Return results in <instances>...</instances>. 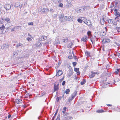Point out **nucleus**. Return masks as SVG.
Returning <instances> with one entry per match:
<instances>
[{
    "instance_id": "f8f14e48",
    "label": "nucleus",
    "mask_w": 120,
    "mask_h": 120,
    "mask_svg": "<svg viewBox=\"0 0 120 120\" xmlns=\"http://www.w3.org/2000/svg\"><path fill=\"white\" fill-rule=\"evenodd\" d=\"M114 11L115 12V14L117 16V17H118V15L119 14V13L117 11V10L116 9H114Z\"/></svg>"
},
{
    "instance_id": "de8ad7c7",
    "label": "nucleus",
    "mask_w": 120,
    "mask_h": 120,
    "mask_svg": "<svg viewBox=\"0 0 120 120\" xmlns=\"http://www.w3.org/2000/svg\"><path fill=\"white\" fill-rule=\"evenodd\" d=\"M72 117H70L68 119V120H71L72 119Z\"/></svg>"
},
{
    "instance_id": "dca6fc26",
    "label": "nucleus",
    "mask_w": 120,
    "mask_h": 120,
    "mask_svg": "<svg viewBox=\"0 0 120 120\" xmlns=\"http://www.w3.org/2000/svg\"><path fill=\"white\" fill-rule=\"evenodd\" d=\"M91 32L90 31H88L87 33V34L89 37V38L92 37V35L91 34Z\"/></svg>"
},
{
    "instance_id": "4c0bfd02",
    "label": "nucleus",
    "mask_w": 120,
    "mask_h": 120,
    "mask_svg": "<svg viewBox=\"0 0 120 120\" xmlns=\"http://www.w3.org/2000/svg\"><path fill=\"white\" fill-rule=\"evenodd\" d=\"M63 6V4L62 3H60L59 4V6L61 8H62Z\"/></svg>"
},
{
    "instance_id": "49530a36",
    "label": "nucleus",
    "mask_w": 120,
    "mask_h": 120,
    "mask_svg": "<svg viewBox=\"0 0 120 120\" xmlns=\"http://www.w3.org/2000/svg\"><path fill=\"white\" fill-rule=\"evenodd\" d=\"M104 48H105V46L104 45L103 46V47H102V48H103L102 50H103V51H105Z\"/></svg>"
},
{
    "instance_id": "72a5a7b5",
    "label": "nucleus",
    "mask_w": 120,
    "mask_h": 120,
    "mask_svg": "<svg viewBox=\"0 0 120 120\" xmlns=\"http://www.w3.org/2000/svg\"><path fill=\"white\" fill-rule=\"evenodd\" d=\"M66 109V108L65 107H64L63 108V111H62V112L64 114L65 113Z\"/></svg>"
},
{
    "instance_id": "6e6d98bb",
    "label": "nucleus",
    "mask_w": 120,
    "mask_h": 120,
    "mask_svg": "<svg viewBox=\"0 0 120 120\" xmlns=\"http://www.w3.org/2000/svg\"><path fill=\"white\" fill-rule=\"evenodd\" d=\"M116 29H118H118H119V27H116Z\"/></svg>"
},
{
    "instance_id": "ea45409f",
    "label": "nucleus",
    "mask_w": 120,
    "mask_h": 120,
    "mask_svg": "<svg viewBox=\"0 0 120 120\" xmlns=\"http://www.w3.org/2000/svg\"><path fill=\"white\" fill-rule=\"evenodd\" d=\"M26 40L28 41H30L32 40V39L28 37L26 38Z\"/></svg>"
},
{
    "instance_id": "c03bdc74",
    "label": "nucleus",
    "mask_w": 120,
    "mask_h": 120,
    "mask_svg": "<svg viewBox=\"0 0 120 120\" xmlns=\"http://www.w3.org/2000/svg\"><path fill=\"white\" fill-rule=\"evenodd\" d=\"M65 83V81H63V82L62 83V85L63 86H64Z\"/></svg>"
},
{
    "instance_id": "c756f323",
    "label": "nucleus",
    "mask_w": 120,
    "mask_h": 120,
    "mask_svg": "<svg viewBox=\"0 0 120 120\" xmlns=\"http://www.w3.org/2000/svg\"><path fill=\"white\" fill-rule=\"evenodd\" d=\"M5 28V27L4 25H2L0 27V29L1 30H4Z\"/></svg>"
},
{
    "instance_id": "e433bc0d",
    "label": "nucleus",
    "mask_w": 120,
    "mask_h": 120,
    "mask_svg": "<svg viewBox=\"0 0 120 120\" xmlns=\"http://www.w3.org/2000/svg\"><path fill=\"white\" fill-rule=\"evenodd\" d=\"M60 115H59L56 118V120H60Z\"/></svg>"
},
{
    "instance_id": "3c124183",
    "label": "nucleus",
    "mask_w": 120,
    "mask_h": 120,
    "mask_svg": "<svg viewBox=\"0 0 120 120\" xmlns=\"http://www.w3.org/2000/svg\"><path fill=\"white\" fill-rule=\"evenodd\" d=\"M107 105V106H111L112 105H111V104H108V105Z\"/></svg>"
},
{
    "instance_id": "c9c22d12",
    "label": "nucleus",
    "mask_w": 120,
    "mask_h": 120,
    "mask_svg": "<svg viewBox=\"0 0 120 120\" xmlns=\"http://www.w3.org/2000/svg\"><path fill=\"white\" fill-rule=\"evenodd\" d=\"M79 68H74V71L75 72H77L79 71Z\"/></svg>"
},
{
    "instance_id": "39448f33",
    "label": "nucleus",
    "mask_w": 120,
    "mask_h": 120,
    "mask_svg": "<svg viewBox=\"0 0 120 120\" xmlns=\"http://www.w3.org/2000/svg\"><path fill=\"white\" fill-rule=\"evenodd\" d=\"M105 32L102 31L100 32V35L101 37H103V36L105 35L106 34V32L107 31V29L106 27H105Z\"/></svg>"
},
{
    "instance_id": "864d4df0",
    "label": "nucleus",
    "mask_w": 120,
    "mask_h": 120,
    "mask_svg": "<svg viewBox=\"0 0 120 120\" xmlns=\"http://www.w3.org/2000/svg\"><path fill=\"white\" fill-rule=\"evenodd\" d=\"M1 9L0 8V14H1Z\"/></svg>"
},
{
    "instance_id": "1a4fd4ad",
    "label": "nucleus",
    "mask_w": 120,
    "mask_h": 120,
    "mask_svg": "<svg viewBox=\"0 0 120 120\" xmlns=\"http://www.w3.org/2000/svg\"><path fill=\"white\" fill-rule=\"evenodd\" d=\"M63 74L62 71L61 70H59L58 72L57 73L56 76H59L62 75Z\"/></svg>"
},
{
    "instance_id": "79ce46f5",
    "label": "nucleus",
    "mask_w": 120,
    "mask_h": 120,
    "mask_svg": "<svg viewBox=\"0 0 120 120\" xmlns=\"http://www.w3.org/2000/svg\"><path fill=\"white\" fill-rule=\"evenodd\" d=\"M64 76H63V77L62 79H60V82H62L63 80V79H64Z\"/></svg>"
},
{
    "instance_id": "423d86ee",
    "label": "nucleus",
    "mask_w": 120,
    "mask_h": 120,
    "mask_svg": "<svg viewBox=\"0 0 120 120\" xmlns=\"http://www.w3.org/2000/svg\"><path fill=\"white\" fill-rule=\"evenodd\" d=\"M88 38V37H87L85 35L81 38V41L84 42H86L87 41Z\"/></svg>"
},
{
    "instance_id": "a19ab883",
    "label": "nucleus",
    "mask_w": 120,
    "mask_h": 120,
    "mask_svg": "<svg viewBox=\"0 0 120 120\" xmlns=\"http://www.w3.org/2000/svg\"><path fill=\"white\" fill-rule=\"evenodd\" d=\"M77 64L76 62H73L72 63V64L74 67H75Z\"/></svg>"
},
{
    "instance_id": "cd10ccee",
    "label": "nucleus",
    "mask_w": 120,
    "mask_h": 120,
    "mask_svg": "<svg viewBox=\"0 0 120 120\" xmlns=\"http://www.w3.org/2000/svg\"><path fill=\"white\" fill-rule=\"evenodd\" d=\"M73 54V57L76 60H78V59L77 58V57L76 56H75L74 55V53H72Z\"/></svg>"
},
{
    "instance_id": "f704fd0d",
    "label": "nucleus",
    "mask_w": 120,
    "mask_h": 120,
    "mask_svg": "<svg viewBox=\"0 0 120 120\" xmlns=\"http://www.w3.org/2000/svg\"><path fill=\"white\" fill-rule=\"evenodd\" d=\"M77 21L81 23H82V20L80 18H79L78 19Z\"/></svg>"
},
{
    "instance_id": "ddd939ff",
    "label": "nucleus",
    "mask_w": 120,
    "mask_h": 120,
    "mask_svg": "<svg viewBox=\"0 0 120 120\" xmlns=\"http://www.w3.org/2000/svg\"><path fill=\"white\" fill-rule=\"evenodd\" d=\"M15 101L17 103L19 104L22 102V101L21 99H17L15 100Z\"/></svg>"
},
{
    "instance_id": "f03ea898",
    "label": "nucleus",
    "mask_w": 120,
    "mask_h": 120,
    "mask_svg": "<svg viewBox=\"0 0 120 120\" xmlns=\"http://www.w3.org/2000/svg\"><path fill=\"white\" fill-rule=\"evenodd\" d=\"M90 8V7L89 6H85L82 7L80 8L79 10V12L82 13L83 11H85L89 9Z\"/></svg>"
},
{
    "instance_id": "9d476101",
    "label": "nucleus",
    "mask_w": 120,
    "mask_h": 120,
    "mask_svg": "<svg viewBox=\"0 0 120 120\" xmlns=\"http://www.w3.org/2000/svg\"><path fill=\"white\" fill-rule=\"evenodd\" d=\"M95 75V72L93 71H91V74L89 75V76L90 78L93 77Z\"/></svg>"
},
{
    "instance_id": "09e8293b",
    "label": "nucleus",
    "mask_w": 120,
    "mask_h": 120,
    "mask_svg": "<svg viewBox=\"0 0 120 120\" xmlns=\"http://www.w3.org/2000/svg\"><path fill=\"white\" fill-rule=\"evenodd\" d=\"M11 115L10 114H9L8 116V118H10V117H11Z\"/></svg>"
},
{
    "instance_id": "b1692460",
    "label": "nucleus",
    "mask_w": 120,
    "mask_h": 120,
    "mask_svg": "<svg viewBox=\"0 0 120 120\" xmlns=\"http://www.w3.org/2000/svg\"><path fill=\"white\" fill-rule=\"evenodd\" d=\"M62 98L61 97H57L56 98V101L57 102H58L60 99H61Z\"/></svg>"
},
{
    "instance_id": "bb28decb",
    "label": "nucleus",
    "mask_w": 120,
    "mask_h": 120,
    "mask_svg": "<svg viewBox=\"0 0 120 120\" xmlns=\"http://www.w3.org/2000/svg\"><path fill=\"white\" fill-rule=\"evenodd\" d=\"M85 54L87 56H90V53L87 51H86L85 52Z\"/></svg>"
},
{
    "instance_id": "f257e3e1",
    "label": "nucleus",
    "mask_w": 120,
    "mask_h": 120,
    "mask_svg": "<svg viewBox=\"0 0 120 120\" xmlns=\"http://www.w3.org/2000/svg\"><path fill=\"white\" fill-rule=\"evenodd\" d=\"M108 22L112 26H116L119 22L118 20V18L116 17L114 19H109L107 20Z\"/></svg>"
},
{
    "instance_id": "6ab92c4d",
    "label": "nucleus",
    "mask_w": 120,
    "mask_h": 120,
    "mask_svg": "<svg viewBox=\"0 0 120 120\" xmlns=\"http://www.w3.org/2000/svg\"><path fill=\"white\" fill-rule=\"evenodd\" d=\"M70 90L69 89H67L65 91V93L66 94H68L70 92Z\"/></svg>"
},
{
    "instance_id": "473e14b6",
    "label": "nucleus",
    "mask_w": 120,
    "mask_h": 120,
    "mask_svg": "<svg viewBox=\"0 0 120 120\" xmlns=\"http://www.w3.org/2000/svg\"><path fill=\"white\" fill-rule=\"evenodd\" d=\"M69 114L68 113H66L65 115V118L67 119L68 118Z\"/></svg>"
},
{
    "instance_id": "a878e982",
    "label": "nucleus",
    "mask_w": 120,
    "mask_h": 120,
    "mask_svg": "<svg viewBox=\"0 0 120 120\" xmlns=\"http://www.w3.org/2000/svg\"><path fill=\"white\" fill-rule=\"evenodd\" d=\"M86 81L85 79H83V81L81 82L80 83L82 85H83L86 82Z\"/></svg>"
},
{
    "instance_id": "0eeeda50",
    "label": "nucleus",
    "mask_w": 120,
    "mask_h": 120,
    "mask_svg": "<svg viewBox=\"0 0 120 120\" xmlns=\"http://www.w3.org/2000/svg\"><path fill=\"white\" fill-rule=\"evenodd\" d=\"M11 8V6L10 5L8 4H6L5 5V8L7 10H9Z\"/></svg>"
},
{
    "instance_id": "603ef678",
    "label": "nucleus",
    "mask_w": 120,
    "mask_h": 120,
    "mask_svg": "<svg viewBox=\"0 0 120 120\" xmlns=\"http://www.w3.org/2000/svg\"><path fill=\"white\" fill-rule=\"evenodd\" d=\"M43 38H44V37L46 38H47V36H43Z\"/></svg>"
},
{
    "instance_id": "58836bf2",
    "label": "nucleus",
    "mask_w": 120,
    "mask_h": 120,
    "mask_svg": "<svg viewBox=\"0 0 120 120\" xmlns=\"http://www.w3.org/2000/svg\"><path fill=\"white\" fill-rule=\"evenodd\" d=\"M28 24L29 25H33L34 23L33 22H29L28 23Z\"/></svg>"
},
{
    "instance_id": "a18cd8bd",
    "label": "nucleus",
    "mask_w": 120,
    "mask_h": 120,
    "mask_svg": "<svg viewBox=\"0 0 120 120\" xmlns=\"http://www.w3.org/2000/svg\"><path fill=\"white\" fill-rule=\"evenodd\" d=\"M80 72L79 71H78L77 72V75H80Z\"/></svg>"
},
{
    "instance_id": "412c9836",
    "label": "nucleus",
    "mask_w": 120,
    "mask_h": 120,
    "mask_svg": "<svg viewBox=\"0 0 120 120\" xmlns=\"http://www.w3.org/2000/svg\"><path fill=\"white\" fill-rule=\"evenodd\" d=\"M58 109H57V110L56 111V112L54 116L53 117L52 120H54L55 117L56 116V115L57 114V113L58 112Z\"/></svg>"
},
{
    "instance_id": "37998d69",
    "label": "nucleus",
    "mask_w": 120,
    "mask_h": 120,
    "mask_svg": "<svg viewBox=\"0 0 120 120\" xmlns=\"http://www.w3.org/2000/svg\"><path fill=\"white\" fill-rule=\"evenodd\" d=\"M68 58L69 59H71L73 57L71 55H70L68 56Z\"/></svg>"
},
{
    "instance_id": "2eb2a0df",
    "label": "nucleus",
    "mask_w": 120,
    "mask_h": 120,
    "mask_svg": "<svg viewBox=\"0 0 120 120\" xmlns=\"http://www.w3.org/2000/svg\"><path fill=\"white\" fill-rule=\"evenodd\" d=\"M90 39L91 41V42H92V43H93V42H95V39H96V38L95 37H91V38H90Z\"/></svg>"
},
{
    "instance_id": "aec40b11",
    "label": "nucleus",
    "mask_w": 120,
    "mask_h": 120,
    "mask_svg": "<svg viewBox=\"0 0 120 120\" xmlns=\"http://www.w3.org/2000/svg\"><path fill=\"white\" fill-rule=\"evenodd\" d=\"M105 22L104 19H101L100 20V23L101 24L104 25V24Z\"/></svg>"
},
{
    "instance_id": "f3484780",
    "label": "nucleus",
    "mask_w": 120,
    "mask_h": 120,
    "mask_svg": "<svg viewBox=\"0 0 120 120\" xmlns=\"http://www.w3.org/2000/svg\"><path fill=\"white\" fill-rule=\"evenodd\" d=\"M105 112L102 109L98 110L96 111V112L98 113H101Z\"/></svg>"
},
{
    "instance_id": "5fc2aeb1",
    "label": "nucleus",
    "mask_w": 120,
    "mask_h": 120,
    "mask_svg": "<svg viewBox=\"0 0 120 120\" xmlns=\"http://www.w3.org/2000/svg\"><path fill=\"white\" fill-rule=\"evenodd\" d=\"M2 24V22L0 20V24Z\"/></svg>"
},
{
    "instance_id": "7ed1b4c3",
    "label": "nucleus",
    "mask_w": 120,
    "mask_h": 120,
    "mask_svg": "<svg viewBox=\"0 0 120 120\" xmlns=\"http://www.w3.org/2000/svg\"><path fill=\"white\" fill-rule=\"evenodd\" d=\"M77 92L76 91H74L71 95V97L68 99L69 101H70L72 100L77 94Z\"/></svg>"
},
{
    "instance_id": "a211bd4d",
    "label": "nucleus",
    "mask_w": 120,
    "mask_h": 120,
    "mask_svg": "<svg viewBox=\"0 0 120 120\" xmlns=\"http://www.w3.org/2000/svg\"><path fill=\"white\" fill-rule=\"evenodd\" d=\"M71 18L70 17V18H69V17H68L67 16H65L64 17V19H65V20L67 21H69L70 20V18Z\"/></svg>"
},
{
    "instance_id": "4468645a",
    "label": "nucleus",
    "mask_w": 120,
    "mask_h": 120,
    "mask_svg": "<svg viewBox=\"0 0 120 120\" xmlns=\"http://www.w3.org/2000/svg\"><path fill=\"white\" fill-rule=\"evenodd\" d=\"M20 27L21 26H20L14 27V28L11 29V32H12L13 31H15L16 30V29H17L18 28Z\"/></svg>"
},
{
    "instance_id": "4d7b16f0",
    "label": "nucleus",
    "mask_w": 120,
    "mask_h": 120,
    "mask_svg": "<svg viewBox=\"0 0 120 120\" xmlns=\"http://www.w3.org/2000/svg\"><path fill=\"white\" fill-rule=\"evenodd\" d=\"M119 17H120V14H119V15H118V17H119Z\"/></svg>"
},
{
    "instance_id": "c85d7f7f",
    "label": "nucleus",
    "mask_w": 120,
    "mask_h": 120,
    "mask_svg": "<svg viewBox=\"0 0 120 120\" xmlns=\"http://www.w3.org/2000/svg\"><path fill=\"white\" fill-rule=\"evenodd\" d=\"M44 10H45L43 11V12L44 13L45 12H48L49 11L48 9L47 8H43Z\"/></svg>"
},
{
    "instance_id": "8fccbe9b",
    "label": "nucleus",
    "mask_w": 120,
    "mask_h": 120,
    "mask_svg": "<svg viewBox=\"0 0 120 120\" xmlns=\"http://www.w3.org/2000/svg\"><path fill=\"white\" fill-rule=\"evenodd\" d=\"M95 74H97V75H98V74H99L100 73L99 72H95Z\"/></svg>"
},
{
    "instance_id": "9b49d317",
    "label": "nucleus",
    "mask_w": 120,
    "mask_h": 120,
    "mask_svg": "<svg viewBox=\"0 0 120 120\" xmlns=\"http://www.w3.org/2000/svg\"><path fill=\"white\" fill-rule=\"evenodd\" d=\"M58 86V84L57 85L55 84L54 85V91H55L58 90V89L59 88Z\"/></svg>"
},
{
    "instance_id": "2f4dec72",
    "label": "nucleus",
    "mask_w": 120,
    "mask_h": 120,
    "mask_svg": "<svg viewBox=\"0 0 120 120\" xmlns=\"http://www.w3.org/2000/svg\"><path fill=\"white\" fill-rule=\"evenodd\" d=\"M120 69H117L115 71V73L116 74H118V73L120 70Z\"/></svg>"
},
{
    "instance_id": "6e6552de",
    "label": "nucleus",
    "mask_w": 120,
    "mask_h": 120,
    "mask_svg": "<svg viewBox=\"0 0 120 120\" xmlns=\"http://www.w3.org/2000/svg\"><path fill=\"white\" fill-rule=\"evenodd\" d=\"M1 19L2 20L5 21L7 23H10L11 22L9 18L7 17L5 19H3V18H2Z\"/></svg>"
},
{
    "instance_id": "7c9ffc66",
    "label": "nucleus",
    "mask_w": 120,
    "mask_h": 120,
    "mask_svg": "<svg viewBox=\"0 0 120 120\" xmlns=\"http://www.w3.org/2000/svg\"><path fill=\"white\" fill-rule=\"evenodd\" d=\"M86 24L89 26H91L92 25L90 23V22H89V23L88 22H87L86 23Z\"/></svg>"
},
{
    "instance_id": "4be33fe9",
    "label": "nucleus",
    "mask_w": 120,
    "mask_h": 120,
    "mask_svg": "<svg viewBox=\"0 0 120 120\" xmlns=\"http://www.w3.org/2000/svg\"><path fill=\"white\" fill-rule=\"evenodd\" d=\"M21 46H23V45L21 43H19L17 44L16 45V47L17 48H18Z\"/></svg>"
},
{
    "instance_id": "5701e85b",
    "label": "nucleus",
    "mask_w": 120,
    "mask_h": 120,
    "mask_svg": "<svg viewBox=\"0 0 120 120\" xmlns=\"http://www.w3.org/2000/svg\"><path fill=\"white\" fill-rule=\"evenodd\" d=\"M115 55L116 56H117L118 57L120 58V53L118 52H116V53Z\"/></svg>"
},
{
    "instance_id": "393cba45",
    "label": "nucleus",
    "mask_w": 120,
    "mask_h": 120,
    "mask_svg": "<svg viewBox=\"0 0 120 120\" xmlns=\"http://www.w3.org/2000/svg\"><path fill=\"white\" fill-rule=\"evenodd\" d=\"M68 38L67 37H66L65 39H63V42H64L66 41H68Z\"/></svg>"
},
{
    "instance_id": "20e7f679",
    "label": "nucleus",
    "mask_w": 120,
    "mask_h": 120,
    "mask_svg": "<svg viewBox=\"0 0 120 120\" xmlns=\"http://www.w3.org/2000/svg\"><path fill=\"white\" fill-rule=\"evenodd\" d=\"M110 40L109 39L107 38H105L103 39L102 41V43L103 44H105L110 42Z\"/></svg>"
}]
</instances>
